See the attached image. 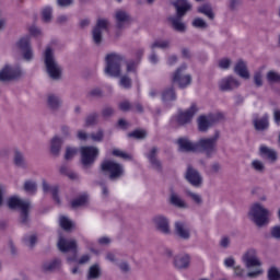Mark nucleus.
I'll return each instance as SVG.
<instances>
[{
  "label": "nucleus",
  "instance_id": "obj_1",
  "mask_svg": "<svg viewBox=\"0 0 280 280\" xmlns=\"http://www.w3.org/2000/svg\"><path fill=\"white\" fill-rule=\"evenodd\" d=\"M173 5L177 15L168 18V21L176 32H185L187 26L183 23V16L191 10V2H189V0H175Z\"/></svg>",
  "mask_w": 280,
  "mask_h": 280
},
{
  "label": "nucleus",
  "instance_id": "obj_2",
  "mask_svg": "<svg viewBox=\"0 0 280 280\" xmlns=\"http://www.w3.org/2000/svg\"><path fill=\"white\" fill-rule=\"evenodd\" d=\"M44 62L49 78H51V80H60L62 75V67L56 61L54 50L50 47L46 48L44 52Z\"/></svg>",
  "mask_w": 280,
  "mask_h": 280
},
{
  "label": "nucleus",
  "instance_id": "obj_3",
  "mask_svg": "<svg viewBox=\"0 0 280 280\" xmlns=\"http://www.w3.org/2000/svg\"><path fill=\"white\" fill-rule=\"evenodd\" d=\"M249 218L256 226H265L270 222V210L256 202L250 207Z\"/></svg>",
  "mask_w": 280,
  "mask_h": 280
},
{
  "label": "nucleus",
  "instance_id": "obj_4",
  "mask_svg": "<svg viewBox=\"0 0 280 280\" xmlns=\"http://www.w3.org/2000/svg\"><path fill=\"white\" fill-rule=\"evenodd\" d=\"M124 56L119 54H108L105 58V73L112 78H119L121 74V62H124Z\"/></svg>",
  "mask_w": 280,
  "mask_h": 280
},
{
  "label": "nucleus",
  "instance_id": "obj_5",
  "mask_svg": "<svg viewBox=\"0 0 280 280\" xmlns=\"http://www.w3.org/2000/svg\"><path fill=\"white\" fill-rule=\"evenodd\" d=\"M9 209H19L20 211V222L24 226L30 224V202L20 199L19 197H11L8 200Z\"/></svg>",
  "mask_w": 280,
  "mask_h": 280
},
{
  "label": "nucleus",
  "instance_id": "obj_6",
  "mask_svg": "<svg viewBox=\"0 0 280 280\" xmlns=\"http://www.w3.org/2000/svg\"><path fill=\"white\" fill-rule=\"evenodd\" d=\"M218 139L220 133L217 132L212 138H202L197 142V152H203L208 159H211L218 152Z\"/></svg>",
  "mask_w": 280,
  "mask_h": 280
},
{
  "label": "nucleus",
  "instance_id": "obj_7",
  "mask_svg": "<svg viewBox=\"0 0 280 280\" xmlns=\"http://www.w3.org/2000/svg\"><path fill=\"white\" fill-rule=\"evenodd\" d=\"M101 172H107V174H109V180H119V178L126 174L124 165L113 160L103 161L101 164Z\"/></svg>",
  "mask_w": 280,
  "mask_h": 280
},
{
  "label": "nucleus",
  "instance_id": "obj_8",
  "mask_svg": "<svg viewBox=\"0 0 280 280\" xmlns=\"http://www.w3.org/2000/svg\"><path fill=\"white\" fill-rule=\"evenodd\" d=\"M198 113V107L196 104H191L190 108L186 112H180L177 116H174L171 119V126L176 128V126H186V124H191V119H194V115Z\"/></svg>",
  "mask_w": 280,
  "mask_h": 280
},
{
  "label": "nucleus",
  "instance_id": "obj_9",
  "mask_svg": "<svg viewBox=\"0 0 280 280\" xmlns=\"http://www.w3.org/2000/svg\"><path fill=\"white\" fill-rule=\"evenodd\" d=\"M61 253H72V256L68 257V262L78 261V242L75 240H67L60 237L57 244Z\"/></svg>",
  "mask_w": 280,
  "mask_h": 280
},
{
  "label": "nucleus",
  "instance_id": "obj_10",
  "mask_svg": "<svg viewBox=\"0 0 280 280\" xmlns=\"http://www.w3.org/2000/svg\"><path fill=\"white\" fill-rule=\"evenodd\" d=\"M185 71H187V65H182L173 74V82L178 84L179 89H187L191 84V74Z\"/></svg>",
  "mask_w": 280,
  "mask_h": 280
},
{
  "label": "nucleus",
  "instance_id": "obj_11",
  "mask_svg": "<svg viewBox=\"0 0 280 280\" xmlns=\"http://www.w3.org/2000/svg\"><path fill=\"white\" fill-rule=\"evenodd\" d=\"M98 154L100 150L95 147H81V163L83 167H90V165H93Z\"/></svg>",
  "mask_w": 280,
  "mask_h": 280
},
{
  "label": "nucleus",
  "instance_id": "obj_12",
  "mask_svg": "<svg viewBox=\"0 0 280 280\" xmlns=\"http://www.w3.org/2000/svg\"><path fill=\"white\" fill-rule=\"evenodd\" d=\"M222 119L220 114H210L208 116H199L198 118V128L200 132H207L213 124H218Z\"/></svg>",
  "mask_w": 280,
  "mask_h": 280
},
{
  "label": "nucleus",
  "instance_id": "obj_13",
  "mask_svg": "<svg viewBox=\"0 0 280 280\" xmlns=\"http://www.w3.org/2000/svg\"><path fill=\"white\" fill-rule=\"evenodd\" d=\"M16 78H21L20 67L5 66L0 71V82H10V80H16Z\"/></svg>",
  "mask_w": 280,
  "mask_h": 280
},
{
  "label": "nucleus",
  "instance_id": "obj_14",
  "mask_svg": "<svg viewBox=\"0 0 280 280\" xmlns=\"http://www.w3.org/2000/svg\"><path fill=\"white\" fill-rule=\"evenodd\" d=\"M185 178L192 185V187H200V185H202V175H200V173L191 165H188Z\"/></svg>",
  "mask_w": 280,
  "mask_h": 280
},
{
  "label": "nucleus",
  "instance_id": "obj_15",
  "mask_svg": "<svg viewBox=\"0 0 280 280\" xmlns=\"http://www.w3.org/2000/svg\"><path fill=\"white\" fill-rule=\"evenodd\" d=\"M18 48L23 55L24 60H32L34 58V51L32 50V45H30V39L27 37H22L18 43Z\"/></svg>",
  "mask_w": 280,
  "mask_h": 280
},
{
  "label": "nucleus",
  "instance_id": "obj_16",
  "mask_svg": "<svg viewBox=\"0 0 280 280\" xmlns=\"http://www.w3.org/2000/svg\"><path fill=\"white\" fill-rule=\"evenodd\" d=\"M175 233L180 240H189L191 237V228L187 222L177 221L175 222Z\"/></svg>",
  "mask_w": 280,
  "mask_h": 280
},
{
  "label": "nucleus",
  "instance_id": "obj_17",
  "mask_svg": "<svg viewBox=\"0 0 280 280\" xmlns=\"http://www.w3.org/2000/svg\"><path fill=\"white\" fill-rule=\"evenodd\" d=\"M243 261L246 265V268H255L257 266H261V261L257 258L256 249H248L243 256Z\"/></svg>",
  "mask_w": 280,
  "mask_h": 280
},
{
  "label": "nucleus",
  "instance_id": "obj_18",
  "mask_svg": "<svg viewBox=\"0 0 280 280\" xmlns=\"http://www.w3.org/2000/svg\"><path fill=\"white\" fill-rule=\"evenodd\" d=\"M173 264L177 270H187L191 264V257L188 254H179L174 257Z\"/></svg>",
  "mask_w": 280,
  "mask_h": 280
},
{
  "label": "nucleus",
  "instance_id": "obj_19",
  "mask_svg": "<svg viewBox=\"0 0 280 280\" xmlns=\"http://www.w3.org/2000/svg\"><path fill=\"white\" fill-rule=\"evenodd\" d=\"M153 223L160 233H164V235L170 234V221L167 218L163 215H155L153 218Z\"/></svg>",
  "mask_w": 280,
  "mask_h": 280
},
{
  "label": "nucleus",
  "instance_id": "obj_20",
  "mask_svg": "<svg viewBox=\"0 0 280 280\" xmlns=\"http://www.w3.org/2000/svg\"><path fill=\"white\" fill-rule=\"evenodd\" d=\"M253 125L255 130L264 132V130H268V128H270V116L268 114H264L261 118H254Z\"/></svg>",
  "mask_w": 280,
  "mask_h": 280
},
{
  "label": "nucleus",
  "instance_id": "obj_21",
  "mask_svg": "<svg viewBox=\"0 0 280 280\" xmlns=\"http://www.w3.org/2000/svg\"><path fill=\"white\" fill-rule=\"evenodd\" d=\"M158 154H159V149L156 147H153L150 150V152L147 154V159L149 160L153 170H156V172H162L163 165L161 164V161H159V159L156 158Z\"/></svg>",
  "mask_w": 280,
  "mask_h": 280
},
{
  "label": "nucleus",
  "instance_id": "obj_22",
  "mask_svg": "<svg viewBox=\"0 0 280 280\" xmlns=\"http://www.w3.org/2000/svg\"><path fill=\"white\" fill-rule=\"evenodd\" d=\"M237 86H240V81L233 77H226L219 83L220 91H233V89H237Z\"/></svg>",
  "mask_w": 280,
  "mask_h": 280
},
{
  "label": "nucleus",
  "instance_id": "obj_23",
  "mask_svg": "<svg viewBox=\"0 0 280 280\" xmlns=\"http://www.w3.org/2000/svg\"><path fill=\"white\" fill-rule=\"evenodd\" d=\"M177 143L182 152H198V142H191L187 138H180Z\"/></svg>",
  "mask_w": 280,
  "mask_h": 280
},
{
  "label": "nucleus",
  "instance_id": "obj_24",
  "mask_svg": "<svg viewBox=\"0 0 280 280\" xmlns=\"http://www.w3.org/2000/svg\"><path fill=\"white\" fill-rule=\"evenodd\" d=\"M234 73L240 75V78H244V80H248V78H250V73L248 72V67L242 59H240L236 62V65L234 67Z\"/></svg>",
  "mask_w": 280,
  "mask_h": 280
},
{
  "label": "nucleus",
  "instance_id": "obj_25",
  "mask_svg": "<svg viewBox=\"0 0 280 280\" xmlns=\"http://www.w3.org/2000/svg\"><path fill=\"white\" fill-rule=\"evenodd\" d=\"M168 202L176 209H187V202L176 192H171Z\"/></svg>",
  "mask_w": 280,
  "mask_h": 280
},
{
  "label": "nucleus",
  "instance_id": "obj_26",
  "mask_svg": "<svg viewBox=\"0 0 280 280\" xmlns=\"http://www.w3.org/2000/svg\"><path fill=\"white\" fill-rule=\"evenodd\" d=\"M110 23L106 19H98L95 27L93 28V36H102L104 32H108Z\"/></svg>",
  "mask_w": 280,
  "mask_h": 280
},
{
  "label": "nucleus",
  "instance_id": "obj_27",
  "mask_svg": "<svg viewBox=\"0 0 280 280\" xmlns=\"http://www.w3.org/2000/svg\"><path fill=\"white\" fill-rule=\"evenodd\" d=\"M259 154L260 156L268 159V161H270L271 163H275V161H277L278 159L277 151L266 145H260Z\"/></svg>",
  "mask_w": 280,
  "mask_h": 280
},
{
  "label": "nucleus",
  "instance_id": "obj_28",
  "mask_svg": "<svg viewBox=\"0 0 280 280\" xmlns=\"http://www.w3.org/2000/svg\"><path fill=\"white\" fill-rule=\"evenodd\" d=\"M43 191L44 194H48V191H50L52 200H55L57 205H60V197L58 196V186H49V184H47L46 180H43Z\"/></svg>",
  "mask_w": 280,
  "mask_h": 280
},
{
  "label": "nucleus",
  "instance_id": "obj_29",
  "mask_svg": "<svg viewBox=\"0 0 280 280\" xmlns=\"http://www.w3.org/2000/svg\"><path fill=\"white\" fill-rule=\"evenodd\" d=\"M61 266L62 260H60L59 258H55L50 261L45 262L43 265V269L45 270V272H54V270L60 269Z\"/></svg>",
  "mask_w": 280,
  "mask_h": 280
},
{
  "label": "nucleus",
  "instance_id": "obj_30",
  "mask_svg": "<svg viewBox=\"0 0 280 280\" xmlns=\"http://www.w3.org/2000/svg\"><path fill=\"white\" fill-rule=\"evenodd\" d=\"M115 20L117 22L118 27H121L125 23H129L130 15L124 10H117L115 12Z\"/></svg>",
  "mask_w": 280,
  "mask_h": 280
},
{
  "label": "nucleus",
  "instance_id": "obj_31",
  "mask_svg": "<svg viewBox=\"0 0 280 280\" xmlns=\"http://www.w3.org/2000/svg\"><path fill=\"white\" fill-rule=\"evenodd\" d=\"M60 148H62V139L55 137L50 142V152L54 156H58L60 154Z\"/></svg>",
  "mask_w": 280,
  "mask_h": 280
},
{
  "label": "nucleus",
  "instance_id": "obj_32",
  "mask_svg": "<svg viewBox=\"0 0 280 280\" xmlns=\"http://www.w3.org/2000/svg\"><path fill=\"white\" fill-rule=\"evenodd\" d=\"M13 163L14 165H16V167H22V170H25V167H27L25 156L19 150H15L14 152Z\"/></svg>",
  "mask_w": 280,
  "mask_h": 280
},
{
  "label": "nucleus",
  "instance_id": "obj_33",
  "mask_svg": "<svg viewBox=\"0 0 280 280\" xmlns=\"http://www.w3.org/2000/svg\"><path fill=\"white\" fill-rule=\"evenodd\" d=\"M47 104H48L49 108H51V110H58L60 108V104H62V102L60 101V97H58L56 94H49Z\"/></svg>",
  "mask_w": 280,
  "mask_h": 280
},
{
  "label": "nucleus",
  "instance_id": "obj_34",
  "mask_svg": "<svg viewBox=\"0 0 280 280\" xmlns=\"http://www.w3.org/2000/svg\"><path fill=\"white\" fill-rule=\"evenodd\" d=\"M162 100L163 102H175L176 92L174 91V88L164 90L162 93Z\"/></svg>",
  "mask_w": 280,
  "mask_h": 280
},
{
  "label": "nucleus",
  "instance_id": "obj_35",
  "mask_svg": "<svg viewBox=\"0 0 280 280\" xmlns=\"http://www.w3.org/2000/svg\"><path fill=\"white\" fill-rule=\"evenodd\" d=\"M102 277V269L100 265H93L89 269L88 279H100Z\"/></svg>",
  "mask_w": 280,
  "mask_h": 280
},
{
  "label": "nucleus",
  "instance_id": "obj_36",
  "mask_svg": "<svg viewBox=\"0 0 280 280\" xmlns=\"http://www.w3.org/2000/svg\"><path fill=\"white\" fill-rule=\"evenodd\" d=\"M86 200H89V196L86 194L81 195L80 197L71 201L72 209H78V207H84V205H86Z\"/></svg>",
  "mask_w": 280,
  "mask_h": 280
},
{
  "label": "nucleus",
  "instance_id": "obj_37",
  "mask_svg": "<svg viewBox=\"0 0 280 280\" xmlns=\"http://www.w3.org/2000/svg\"><path fill=\"white\" fill-rule=\"evenodd\" d=\"M24 191H26V194H31L32 196H34V194L38 191V185H36V182L26 180L24 183Z\"/></svg>",
  "mask_w": 280,
  "mask_h": 280
},
{
  "label": "nucleus",
  "instance_id": "obj_38",
  "mask_svg": "<svg viewBox=\"0 0 280 280\" xmlns=\"http://www.w3.org/2000/svg\"><path fill=\"white\" fill-rule=\"evenodd\" d=\"M97 119H100V114L97 113H91L85 117V128H89V126H95L97 124Z\"/></svg>",
  "mask_w": 280,
  "mask_h": 280
},
{
  "label": "nucleus",
  "instance_id": "obj_39",
  "mask_svg": "<svg viewBox=\"0 0 280 280\" xmlns=\"http://www.w3.org/2000/svg\"><path fill=\"white\" fill-rule=\"evenodd\" d=\"M59 225L61 226V229H63V231H70L71 229H73V222H71V220H69V218L67 217L59 218Z\"/></svg>",
  "mask_w": 280,
  "mask_h": 280
},
{
  "label": "nucleus",
  "instance_id": "obj_40",
  "mask_svg": "<svg viewBox=\"0 0 280 280\" xmlns=\"http://www.w3.org/2000/svg\"><path fill=\"white\" fill-rule=\"evenodd\" d=\"M198 12H200V14H205V16H208V19H213L214 14H213V10L211 9V5L205 4L198 8Z\"/></svg>",
  "mask_w": 280,
  "mask_h": 280
},
{
  "label": "nucleus",
  "instance_id": "obj_41",
  "mask_svg": "<svg viewBox=\"0 0 280 280\" xmlns=\"http://www.w3.org/2000/svg\"><path fill=\"white\" fill-rule=\"evenodd\" d=\"M23 242L26 246H30V248H34V246H36V242H38V237L36 234L26 235L24 236Z\"/></svg>",
  "mask_w": 280,
  "mask_h": 280
},
{
  "label": "nucleus",
  "instance_id": "obj_42",
  "mask_svg": "<svg viewBox=\"0 0 280 280\" xmlns=\"http://www.w3.org/2000/svg\"><path fill=\"white\" fill-rule=\"evenodd\" d=\"M252 167L259 174H264V172H266V165L260 160H254L252 162Z\"/></svg>",
  "mask_w": 280,
  "mask_h": 280
},
{
  "label": "nucleus",
  "instance_id": "obj_43",
  "mask_svg": "<svg viewBox=\"0 0 280 280\" xmlns=\"http://www.w3.org/2000/svg\"><path fill=\"white\" fill-rule=\"evenodd\" d=\"M267 80L270 84H278L280 82V74L275 71H269L267 73Z\"/></svg>",
  "mask_w": 280,
  "mask_h": 280
},
{
  "label": "nucleus",
  "instance_id": "obj_44",
  "mask_svg": "<svg viewBox=\"0 0 280 280\" xmlns=\"http://www.w3.org/2000/svg\"><path fill=\"white\" fill-rule=\"evenodd\" d=\"M120 86L122 89H132V79L128 75H122L119 81Z\"/></svg>",
  "mask_w": 280,
  "mask_h": 280
},
{
  "label": "nucleus",
  "instance_id": "obj_45",
  "mask_svg": "<svg viewBox=\"0 0 280 280\" xmlns=\"http://www.w3.org/2000/svg\"><path fill=\"white\" fill-rule=\"evenodd\" d=\"M186 196L188 198H191V200L196 203V205H202V197L196 192H192L191 190H186Z\"/></svg>",
  "mask_w": 280,
  "mask_h": 280
},
{
  "label": "nucleus",
  "instance_id": "obj_46",
  "mask_svg": "<svg viewBox=\"0 0 280 280\" xmlns=\"http://www.w3.org/2000/svg\"><path fill=\"white\" fill-rule=\"evenodd\" d=\"M129 139H145V130H135L128 133Z\"/></svg>",
  "mask_w": 280,
  "mask_h": 280
},
{
  "label": "nucleus",
  "instance_id": "obj_47",
  "mask_svg": "<svg viewBox=\"0 0 280 280\" xmlns=\"http://www.w3.org/2000/svg\"><path fill=\"white\" fill-rule=\"evenodd\" d=\"M51 13H52L51 8L50 7H45L42 10L43 21H45L46 23H49V21H51Z\"/></svg>",
  "mask_w": 280,
  "mask_h": 280
},
{
  "label": "nucleus",
  "instance_id": "obj_48",
  "mask_svg": "<svg viewBox=\"0 0 280 280\" xmlns=\"http://www.w3.org/2000/svg\"><path fill=\"white\" fill-rule=\"evenodd\" d=\"M268 279L269 280H280V271L277 269V267H271L268 270Z\"/></svg>",
  "mask_w": 280,
  "mask_h": 280
},
{
  "label": "nucleus",
  "instance_id": "obj_49",
  "mask_svg": "<svg viewBox=\"0 0 280 280\" xmlns=\"http://www.w3.org/2000/svg\"><path fill=\"white\" fill-rule=\"evenodd\" d=\"M119 110H122V113H128L132 110V103L130 101H122L118 104Z\"/></svg>",
  "mask_w": 280,
  "mask_h": 280
},
{
  "label": "nucleus",
  "instance_id": "obj_50",
  "mask_svg": "<svg viewBox=\"0 0 280 280\" xmlns=\"http://www.w3.org/2000/svg\"><path fill=\"white\" fill-rule=\"evenodd\" d=\"M75 154H78V149L68 147L66 149V154H65L66 161H71V159H73V156H75Z\"/></svg>",
  "mask_w": 280,
  "mask_h": 280
},
{
  "label": "nucleus",
  "instance_id": "obj_51",
  "mask_svg": "<svg viewBox=\"0 0 280 280\" xmlns=\"http://www.w3.org/2000/svg\"><path fill=\"white\" fill-rule=\"evenodd\" d=\"M113 155L118 156L119 159H125V161H128V160L132 159V156H130V154H128V153H126V152H124L119 149H115L113 151Z\"/></svg>",
  "mask_w": 280,
  "mask_h": 280
},
{
  "label": "nucleus",
  "instance_id": "obj_52",
  "mask_svg": "<svg viewBox=\"0 0 280 280\" xmlns=\"http://www.w3.org/2000/svg\"><path fill=\"white\" fill-rule=\"evenodd\" d=\"M156 47H159L160 49H167V47H170V42L167 40L154 42L151 48L156 49Z\"/></svg>",
  "mask_w": 280,
  "mask_h": 280
},
{
  "label": "nucleus",
  "instance_id": "obj_53",
  "mask_svg": "<svg viewBox=\"0 0 280 280\" xmlns=\"http://www.w3.org/2000/svg\"><path fill=\"white\" fill-rule=\"evenodd\" d=\"M115 115V109L110 106H106L102 109V117L108 119V117H113Z\"/></svg>",
  "mask_w": 280,
  "mask_h": 280
},
{
  "label": "nucleus",
  "instance_id": "obj_54",
  "mask_svg": "<svg viewBox=\"0 0 280 280\" xmlns=\"http://www.w3.org/2000/svg\"><path fill=\"white\" fill-rule=\"evenodd\" d=\"M192 26L198 27L199 30H205V27H207V22L200 18H197L192 21Z\"/></svg>",
  "mask_w": 280,
  "mask_h": 280
},
{
  "label": "nucleus",
  "instance_id": "obj_55",
  "mask_svg": "<svg viewBox=\"0 0 280 280\" xmlns=\"http://www.w3.org/2000/svg\"><path fill=\"white\" fill-rule=\"evenodd\" d=\"M137 67H139V61L130 60L127 62V72L132 73L137 71Z\"/></svg>",
  "mask_w": 280,
  "mask_h": 280
},
{
  "label": "nucleus",
  "instance_id": "obj_56",
  "mask_svg": "<svg viewBox=\"0 0 280 280\" xmlns=\"http://www.w3.org/2000/svg\"><path fill=\"white\" fill-rule=\"evenodd\" d=\"M91 139L96 142L103 141L104 140V131L98 130L96 133H91Z\"/></svg>",
  "mask_w": 280,
  "mask_h": 280
},
{
  "label": "nucleus",
  "instance_id": "obj_57",
  "mask_svg": "<svg viewBox=\"0 0 280 280\" xmlns=\"http://www.w3.org/2000/svg\"><path fill=\"white\" fill-rule=\"evenodd\" d=\"M219 67L220 69H229L231 67V59L229 58H223L221 60H219Z\"/></svg>",
  "mask_w": 280,
  "mask_h": 280
},
{
  "label": "nucleus",
  "instance_id": "obj_58",
  "mask_svg": "<svg viewBox=\"0 0 280 280\" xmlns=\"http://www.w3.org/2000/svg\"><path fill=\"white\" fill-rule=\"evenodd\" d=\"M28 32L32 36H40L43 34V31L36 25L30 26Z\"/></svg>",
  "mask_w": 280,
  "mask_h": 280
},
{
  "label": "nucleus",
  "instance_id": "obj_59",
  "mask_svg": "<svg viewBox=\"0 0 280 280\" xmlns=\"http://www.w3.org/2000/svg\"><path fill=\"white\" fill-rule=\"evenodd\" d=\"M131 113H143V105L139 102L132 103Z\"/></svg>",
  "mask_w": 280,
  "mask_h": 280
},
{
  "label": "nucleus",
  "instance_id": "obj_60",
  "mask_svg": "<svg viewBox=\"0 0 280 280\" xmlns=\"http://www.w3.org/2000/svg\"><path fill=\"white\" fill-rule=\"evenodd\" d=\"M254 82H255L256 86H262L264 85V81L261 80V72H256L254 74Z\"/></svg>",
  "mask_w": 280,
  "mask_h": 280
},
{
  "label": "nucleus",
  "instance_id": "obj_61",
  "mask_svg": "<svg viewBox=\"0 0 280 280\" xmlns=\"http://www.w3.org/2000/svg\"><path fill=\"white\" fill-rule=\"evenodd\" d=\"M224 266H225V268H235V258H233V257L225 258Z\"/></svg>",
  "mask_w": 280,
  "mask_h": 280
},
{
  "label": "nucleus",
  "instance_id": "obj_62",
  "mask_svg": "<svg viewBox=\"0 0 280 280\" xmlns=\"http://www.w3.org/2000/svg\"><path fill=\"white\" fill-rule=\"evenodd\" d=\"M89 97H102V90L100 89H93L89 92Z\"/></svg>",
  "mask_w": 280,
  "mask_h": 280
},
{
  "label": "nucleus",
  "instance_id": "obj_63",
  "mask_svg": "<svg viewBox=\"0 0 280 280\" xmlns=\"http://www.w3.org/2000/svg\"><path fill=\"white\" fill-rule=\"evenodd\" d=\"M271 235L276 240H280V225L273 226L271 230Z\"/></svg>",
  "mask_w": 280,
  "mask_h": 280
},
{
  "label": "nucleus",
  "instance_id": "obj_64",
  "mask_svg": "<svg viewBox=\"0 0 280 280\" xmlns=\"http://www.w3.org/2000/svg\"><path fill=\"white\" fill-rule=\"evenodd\" d=\"M273 121L276 125L280 126V109L273 110Z\"/></svg>",
  "mask_w": 280,
  "mask_h": 280
}]
</instances>
